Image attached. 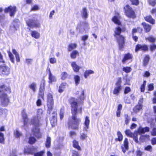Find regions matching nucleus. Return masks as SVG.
Instances as JSON below:
<instances>
[{
    "label": "nucleus",
    "instance_id": "nucleus-1",
    "mask_svg": "<svg viewBox=\"0 0 156 156\" xmlns=\"http://www.w3.org/2000/svg\"><path fill=\"white\" fill-rule=\"evenodd\" d=\"M69 102L71 107L72 116L71 118L69 119L68 125L72 128L78 130L81 120L76 118V114L77 110L79 112L81 113L82 108L81 106L80 107L78 105L77 100L75 98H71L69 100Z\"/></svg>",
    "mask_w": 156,
    "mask_h": 156
},
{
    "label": "nucleus",
    "instance_id": "nucleus-2",
    "mask_svg": "<svg viewBox=\"0 0 156 156\" xmlns=\"http://www.w3.org/2000/svg\"><path fill=\"white\" fill-rule=\"evenodd\" d=\"M42 113L41 111H40V110L38 111L37 116L33 117L31 120V123L34 126L32 130V133L38 138H40L41 137V134L40 132L38 127L40 124V119L41 117V115Z\"/></svg>",
    "mask_w": 156,
    "mask_h": 156
},
{
    "label": "nucleus",
    "instance_id": "nucleus-3",
    "mask_svg": "<svg viewBox=\"0 0 156 156\" xmlns=\"http://www.w3.org/2000/svg\"><path fill=\"white\" fill-rule=\"evenodd\" d=\"M121 31L122 29L119 27H116L114 31V36L117 38L119 49L121 50H123L125 42L124 37L120 35Z\"/></svg>",
    "mask_w": 156,
    "mask_h": 156
},
{
    "label": "nucleus",
    "instance_id": "nucleus-4",
    "mask_svg": "<svg viewBox=\"0 0 156 156\" xmlns=\"http://www.w3.org/2000/svg\"><path fill=\"white\" fill-rule=\"evenodd\" d=\"M89 118L88 116H86L85 119L84 126L83 128V130L81 131L80 132V138L82 140L87 139L88 137L87 131V129L89 128Z\"/></svg>",
    "mask_w": 156,
    "mask_h": 156
},
{
    "label": "nucleus",
    "instance_id": "nucleus-5",
    "mask_svg": "<svg viewBox=\"0 0 156 156\" xmlns=\"http://www.w3.org/2000/svg\"><path fill=\"white\" fill-rule=\"evenodd\" d=\"M6 91L5 89L3 90V91L0 94V101L1 104L4 106H7L9 102V100L8 96L5 93Z\"/></svg>",
    "mask_w": 156,
    "mask_h": 156
},
{
    "label": "nucleus",
    "instance_id": "nucleus-6",
    "mask_svg": "<svg viewBox=\"0 0 156 156\" xmlns=\"http://www.w3.org/2000/svg\"><path fill=\"white\" fill-rule=\"evenodd\" d=\"M122 82L121 78L120 77L118 78L113 90V93L114 94L118 95L120 93L122 89V87L121 86Z\"/></svg>",
    "mask_w": 156,
    "mask_h": 156
},
{
    "label": "nucleus",
    "instance_id": "nucleus-7",
    "mask_svg": "<svg viewBox=\"0 0 156 156\" xmlns=\"http://www.w3.org/2000/svg\"><path fill=\"white\" fill-rule=\"evenodd\" d=\"M47 100L48 113L50 114L53 109L54 105V101L52 94L49 93L48 94Z\"/></svg>",
    "mask_w": 156,
    "mask_h": 156
},
{
    "label": "nucleus",
    "instance_id": "nucleus-8",
    "mask_svg": "<svg viewBox=\"0 0 156 156\" xmlns=\"http://www.w3.org/2000/svg\"><path fill=\"white\" fill-rule=\"evenodd\" d=\"M26 21L28 26L30 27H39L40 25V23L36 22L35 19H28L26 20Z\"/></svg>",
    "mask_w": 156,
    "mask_h": 156
},
{
    "label": "nucleus",
    "instance_id": "nucleus-9",
    "mask_svg": "<svg viewBox=\"0 0 156 156\" xmlns=\"http://www.w3.org/2000/svg\"><path fill=\"white\" fill-rule=\"evenodd\" d=\"M125 12L127 16L133 18L135 17V12L129 5H127L124 7Z\"/></svg>",
    "mask_w": 156,
    "mask_h": 156
},
{
    "label": "nucleus",
    "instance_id": "nucleus-10",
    "mask_svg": "<svg viewBox=\"0 0 156 156\" xmlns=\"http://www.w3.org/2000/svg\"><path fill=\"white\" fill-rule=\"evenodd\" d=\"M10 73V69L6 65L3 64L0 66V75H8Z\"/></svg>",
    "mask_w": 156,
    "mask_h": 156
},
{
    "label": "nucleus",
    "instance_id": "nucleus-11",
    "mask_svg": "<svg viewBox=\"0 0 156 156\" xmlns=\"http://www.w3.org/2000/svg\"><path fill=\"white\" fill-rule=\"evenodd\" d=\"M16 11V6H10L8 7L5 8L4 12L5 13L9 12V15L11 16H13Z\"/></svg>",
    "mask_w": 156,
    "mask_h": 156
},
{
    "label": "nucleus",
    "instance_id": "nucleus-12",
    "mask_svg": "<svg viewBox=\"0 0 156 156\" xmlns=\"http://www.w3.org/2000/svg\"><path fill=\"white\" fill-rule=\"evenodd\" d=\"M37 151V148L32 146L29 147H26L24 148V152L27 154H33Z\"/></svg>",
    "mask_w": 156,
    "mask_h": 156
},
{
    "label": "nucleus",
    "instance_id": "nucleus-13",
    "mask_svg": "<svg viewBox=\"0 0 156 156\" xmlns=\"http://www.w3.org/2000/svg\"><path fill=\"white\" fill-rule=\"evenodd\" d=\"M44 83L45 81L44 80H43V82L41 84L39 93V98H42L43 99L44 90Z\"/></svg>",
    "mask_w": 156,
    "mask_h": 156
},
{
    "label": "nucleus",
    "instance_id": "nucleus-14",
    "mask_svg": "<svg viewBox=\"0 0 156 156\" xmlns=\"http://www.w3.org/2000/svg\"><path fill=\"white\" fill-rule=\"evenodd\" d=\"M57 113L55 111L53 112L52 117L50 119L51 124L52 126H54L57 122Z\"/></svg>",
    "mask_w": 156,
    "mask_h": 156
},
{
    "label": "nucleus",
    "instance_id": "nucleus-15",
    "mask_svg": "<svg viewBox=\"0 0 156 156\" xmlns=\"http://www.w3.org/2000/svg\"><path fill=\"white\" fill-rule=\"evenodd\" d=\"M81 15L83 19L86 20L88 17L87 10L86 8H83L80 11Z\"/></svg>",
    "mask_w": 156,
    "mask_h": 156
},
{
    "label": "nucleus",
    "instance_id": "nucleus-16",
    "mask_svg": "<svg viewBox=\"0 0 156 156\" xmlns=\"http://www.w3.org/2000/svg\"><path fill=\"white\" fill-rule=\"evenodd\" d=\"M148 47L146 45L137 44L136 47L135 51H136L139 50L146 51L147 50Z\"/></svg>",
    "mask_w": 156,
    "mask_h": 156
},
{
    "label": "nucleus",
    "instance_id": "nucleus-17",
    "mask_svg": "<svg viewBox=\"0 0 156 156\" xmlns=\"http://www.w3.org/2000/svg\"><path fill=\"white\" fill-rule=\"evenodd\" d=\"M22 115L23 117V120L24 124L23 126L24 127H25L27 126L28 120L27 118V115L25 111H23L22 113Z\"/></svg>",
    "mask_w": 156,
    "mask_h": 156
},
{
    "label": "nucleus",
    "instance_id": "nucleus-18",
    "mask_svg": "<svg viewBox=\"0 0 156 156\" xmlns=\"http://www.w3.org/2000/svg\"><path fill=\"white\" fill-rule=\"evenodd\" d=\"M128 141L127 138L125 139L124 141V147L122 146V148L123 153H125L128 149Z\"/></svg>",
    "mask_w": 156,
    "mask_h": 156
},
{
    "label": "nucleus",
    "instance_id": "nucleus-19",
    "mask_svg": "<svg viewBox=\"0 0 156 156\" xmlns=\"http://www.w3.org/2000/svg\"><path fill=\"white\" fill-rule=\"evenodd\" d=\"M28 87L34 93L36 91L37 89V85L36 83L33 82L30 83L28 86Z\"/></svg>",
    "mask_w": 156,
    "mask_h": 156
},
{
    "label": "nucleus",
    "instance_id": "nucleus-20",
    "mask_svg": "<svg viewBox=\"0 0 156 156\" xmlns=\"http://www.w3.org/2000/svg\"><path fill=\"white\" fill-rule=\"evenodd\" d=\"M149 131V128L148 127L143 128L142 127H140L138 130V133L140 134L141 133L144 134L146 132Z\"/></svg>",
    "mask_w": 156,
    "mask_h": 156
},
{
    "label": "nucleus",
    "instance_id": "nucleus-21",
    "mask_svg": "<svg viewBox=\"0 0 156 156\" xmlns=\"http://www.w3.org/2000/svg\"><path fill=\"white\" fill-rule=\"evenodd\" d=\"M30 34L32 37L35 39H38L40 37V33L36 31H31Z\"/></svg>",
    "mask_w": 156,
    "mask_h": 156
},
{
    "label": "nucleus",
    "instance_id": "nucleus-22",
    "mask_svg": "<svg viewBox=\"0 0 156 156\" xmlns=\"http://www.w3.org/2000/svg\"><path fill=\"white\" fill-rule=\"evenodd\" d=\"M132 57L133 56L131 54L129 53L126 54L124 55V58L122 60V62L123 63H124L126 60L132 59Z\"/></svg>",
    "mask_w": 156,
    "mask_h": 156
},
{
    "label": "nucleus",
    "instance_id": "nucleus-23",
    "mask_svg": "<svg viewBox=\"0 0 156 156\" xmlns=\"http://www.w3.org/2000/svg\"><path fill=\"white\" fill-rule=\"evenodd\" d=\"M48 83H52L53 82H55L56 81V78L52 73L48 74Z\"/></svg>",
    "mask_w": 156,
    "mask_h": 156
},
{
    "label": "nucleus",
    "instance_id": "nucleus-24",
    "mask_svg": "<svg viewBox=\"0 0 156 156\" xmlns=\"http://www.w3.org/2000/svg\"><path fill=\"white\" fill-rule=\"evenodd\" d=\"M51 137L49 136L48 135H47L45 143V147L47 148H49L51 146Z\"/></svg>",
    "mask_w": 156,
    "mask_h": 156
},
{
    "label": "nucleus",
    "instance_id": "nucleus-25",
    "mask_svg": "<svg viewBox=\"0 0 156 156\" xmlns=\"http://www.w3.org/2000/svg\"><path fill=\"white\" fill-rule=\"evenodd\" d=\"M71 66L75 72H77L80 67L77 65L75 62H73L71 64Z\"/></svg>",
    "mask_w": 156,
    "mask_h": 156
},
{
    "label": "nucleus",
    "instance_id": "nucleus-26",
    "mask_svg": "<svg viewBox=\"0 0 156 156\" xmlns=\"http://www.w3.org/2000/svg\"><path fill=\"white\" fill-rule=\"evenodd\" d=\"M145 20L152 24H154L155 23V20L153 19L151 16L150 15L147 16L145 17Z\"/></svg>",
    "mask_w": 156,
    "mask_h": 156
},
{
    "label": "nucleus",
    "instance_id": "nucleus-27",
    "mask_svg": "<svg viewBox=\"0 0 156 156\" xmlns=\"http://www.w3.org/2000/svg\"><path fill=\"white\" fill-rule=\"evenodd\" d=\"M142 25L143 26L144 29L146 32H147L149 31L151 29V27L148 24H146L145 23H142Z\"/></svg>",
    "mask_w": 156,
    "mask_h": 156
},
{
    "label": "nucleus",
    "instance_id": "nucleus-28",
    "mask_svg": "<svg viewBox=\"0 0 156 156\" xmlns=\"http://www.w3.org/2000/svg\"><path fill=\"white\" fill-rule=\"evenodd\" d=\"M80 28H83L85 30L88 29L89 25L88 23L85 21L82 22Z\"/></svg>",
    "mask_w": 156,
    "mask_h": 156
},
{
    "label": "nucleus",
    "instance_id": "nucleus-29",
    "mask_svg": "<svg viewBox=\"0 0 156 156\" xmlns=\"http://www.w3.org/2000/svg\"><path fill=\"white\" fill-rule=\"evenodd\" d=\"M77 46V44L76 43L70 44L68 46V50L69 51H71L73 49L76 48Z\"/></svg>",
    "mask_w": 156,
    "mask_h": 156
},
{
    "label": "nucleus",
    "instance_id": "nucleus-30",
    "mask_svg": "<svg viewBox=\"0 0 156 156\" xmlns=\"http://www.w3.org/2000/svg\"><path fill=\"white\" fill-rule=\"evenodd\" d=\"M5 89L6 91L9 92L10 93L11 92V89L10 88L8 87H5L4 85H2L0 86V94L3 91V90Z\"/></svg>",
    "mask_w": 156,
    "mask_h": 156
},
{
    "label": "nucleus",
    "instance_id": "nucleus-31",
    "mask_svg": "<svg viewBox=\"0 0 156 156\" xmlns=\"http://www.w3.org/2000/svg\"><path fill=\"white\" fill-rule=\"evenodd\" d=\"M145 39L146 40H148L150 42L154 43L156 40V37L150 36L148 37H145Z\"/></svg>",
    "mask_w": 156,
    "mask_h": 156
},
{
    "label": "nucleus",
    "instance_id": "nucleus-32",
    "mask_svg": "<svg viewBox=\"0 0 156 156\" xmlns=\"http://www.w3.org/2000/svg\"><path fill=\"white\" fill-rule=\"evenodd\" d=\"M66 83H62L60 86L59 87L58 91L60 93L62 92L63 91L66 86Z\"/></svg>",
    "mask_w": 156,
    "mask_h": 156
},
{
    "label": "nucleus",
    "instance_id": "nucleus-33",
    "mask_svg": "<svg viewBox=\"0 0 156 156\" xmlns=\"http://www.w3.org/2000/svg\"><path fill=\"white\" fill-rule=\"evenodd\" d=\"M73 146L74 147L76 148L78 150L81 149L79 145L78 142L76 140H74L73 141Z\"/></svg>",
    "mask_w": 156,
    "mask_h": 156
},
{
    "label": "nucleus",
    "instance_id": "nucleus-34",
    "mask_svg": "<svg viewBox=\"0 0 156 156\" xmlns=\"http://www.w3.org/2000/svg\"><path fill=\"white\" fill-rule=\"evenodd\" d=\"M14 134L15 136L17 138H19L22 136L21 132L19 131L17 129L14 131Z\"/></svg>",
    "mask_w": 156,
    "mask_h": 156
},
{
    "label": "nucleus",
    "instance_id": "nucleus-35",
    "mask_svg": "<svg viewBox=\"0 0 156 156\" xmlns=\"http://www.w3.org/2000/svg\"><path fill=\"white\" fill-rule=\"evenodd\" d=\"M112 21L118 25H120L121 22L118 17L116 16H114L112 18Z\"/></svg>",
    "mask_w": 156,
    "mask_h": 156
},
{
    "label": "nucleus",
    "instance_id": "nucleus-36",
    "mask_svg": "<svg viewBox=\"0 0 156 156\" xmlns=\"http://www.w3.org/2000/svg\"><path fill=\"white\" fill-rule=\"evenodd\" d=\"M94 71L91 70H87L85 72L84 76L85 78H86L90 75L94 74Z\"/></svg>",
    "mask_w": 156,
    "mask_h": 156
},
{
    "label": "nucleus",
    "instance_id": "nucleus-37",
    "mask_svg": "<svg viewBox=\"0 0 156 156\" xmlns=\"http://www.w3.org/2000/svg\"><path fill=\"white\" fill-rule=\"evenodd\" d=\"M36 141V140L35 138L30 135L29 138L28 143L30 144H33Z\"/></svg>",
    "mask_w": 156,
    "mask_h": 156
},
{
    "label": "nucleus",
    "instance_id": "nucleus-38",
    "mask_svg": "<svg viewBox=\"0 0 156 156\" xmlns=\"http://www.w3.org/2000/svg\"><path fill=\"white\" fill-rule=\"evenodd\" d=\"M7 53L11 61L13 63H14V56L10 51H8Z\"/></svg>",
    "mask_w": 156,
    "mask_h": 156
},
{
    "label": "nucleus",
    "instance_id": "nucleus-39",
    "mask_svg": "<svg viewBox=\"0 0 156 156\" xmlns=\"http://www.w3.org/2000/svg\"><path fill=\"white\" fill-rule=\"evenodd\" d=\"M77 55H79L78 52L77 50H74L71 53L70 57L71 58L75 59Z\"/></svg>",
    "mask_w": 156,
    "mask_h": 156
},
{
    "label": "nucleus",
    "instance_id": "nucleus-40",
    "mask_svg": "<svg viewBox=\"0 0 156 156\" xmlns=\"http://www.w3.org/2000/svg\"><path fill=\"white\" fill-rule=\"evenodd\" d=\"M117 135L118 138L115 139V141H117L118 140L119 141H121L123 139V136L122 134L120 131H118L117 132Z\"/></svg>",
    "mask_w": 156,
    "mask_h": 156
},
{
    "label": "nucleus",
    "instance_id": "nucleus-41",
    "mask_svg": "<svg viewBox=\"0 0 156 156\" xmlns=\"http://www.w3.org/2000/svg\"><path fill=\"white\" fill-rule=\"evenodd\" d=\"M142 106L143 105L138 104V105H136L134 108L133 110L134 111L136 112H137L142 108Z\"/></svg>",
    "mask_w": 156,
    "mask_h": 156
},
{
    "label": "nucleus",
    "instance_id": "nucleus-42",
    "mask_svg": "<svg viewBox=\"0 0 156 156\" xmlns=\"http://www.w3.org/2000/svg\"><path fill=\"white\" fill-rule=\"evenodd\" d=\"M149 59L150 57L149 55H146L145 57L144 58L143 61V63L144 66H145L147 65Z\"/></svg>",
    "mask_w": 156,
    "mask_h": 156
},
{
    "label": "nucleus",
    "instance_id": "nucleus-43",
    "mask_svg": "<svg viewBox=\"0 0 156 156\" xmlns=\"http://www.w3.org/2000/svg\"><path fill=\"white\" fill-rule=\"evenodd\" d=\"M125 119V123L126 125H128L130 120V117L129 116L128 114H125L124 115Z\"/></svg>",
    "mask_w": 156,
    "mask_h": 156
},
{
    "label": "nucleus",
    "instance_id": "nucleus-44",
    "mask_svg": "<svg viewBox=\"0 0 156 156\" xmlns=\"http://www.w3.org/2000/svg\"><path fill=\"white\" fill-rule=\"evenodd\" d=\"M64 108H62L60 111V118L61 120H62L64 117Z\"/></svg>",
    "mask_w": 156,
    "mask_h": 156
},
{
    "label": "nucleus",
    "instance_id": "nucleus-45",
    "mask_svg": "<svg viewBox=\"0 0 156 156\" xmlns=\"http://www.w3.org/2000/svg\"><path fill=\"white\" fill-rule=\"evenodd\" d=\"M125 133L126 135L131 137L133 136V135L134 134L129 129L126 130L125 131Z\"/></svg>",
    "mask_w": 156,
    "mask_h": 156
},
{
    "label": "nucleus",
    "instance_id": "nucleus-46",
    "mask_svg": "<svg viewBox=\"0 0 156 156\" xmlns=\"http://www.w3.org/2000/svg\"><path fill=\"white\" fill-rule=\"evenodd\" d=\"M74 79L76 85H78L79 83L80 80V77L78 75H76L75 76Z\"/></svg>",
    "mask_w": 156,
    "mask_h": 156
},
{
    "label": "nucleus",
    "instance_id": "nucleus-47",
    "mask_svg": "<svg viewBox=\"0 0 156 156\" xmlns=\"http://www.w3.org/2000/svg\"><path fill=\"white\" fill-rule=\"evenodd\" d=\"M126 73L130 72L131 71V69L130 67H124L122 69Z\"/></svg>",
    "mask_w": 156,
    "mask_h": 156
},
{
    "label": "nucleus",
    "instance_id": "nucleus-48",
    "mask_svg": "<svg viewBox=\"0 0 156 156\" xmlns=\"http://www.w3.org/2000/svg\"><path fill=\"white\" fill-rule=\"evenodd\" d=\"M19 21L18 20H14L13 21L12 24L14 28L16 30V27H18L19 24Z\"/></svg>",
    "mask_w": 156,
    "mask_h": 156
},
{
    "label": "nucleus",
    "instance_id": "nucleus-49",
    "mask_svg": "<svg viewBox=\"0 0 156 156\" xmlns=\"http://www.w3.org/2000/svg\"><path fill=\"white\" fill-rule=\"evenodd\" d=\"M4 134L0 131V143H4Z\"/></svg>",
    "mask_w": 156,
    "mask_h": 156
},
{
    "label": "nucleus",
    "instance_id": "nucleus-50",
    "mask_svg": "<svg viewBox=\"0 0 156 156\" xmlns=\"http://www.w3.org/2000/svg\"><path fill=\"white\" fill-rule=\"evenodd\" d=\"M44 151H42L40 152L35 153L34 154V156H43L44 154Z\"/></svg>",
    "mask_w": 156,
    "mask_h": 156
},
{
    "label": "nucleus",
    "instance_id": "nucleus-51",
    "mask_svg": "<svg viewBox=\"0 0 156 156\" xmlns=\"http://www.w3.org/2000/svg\"><path fill=\"white\" fill-rule=\"evenodd\" d=\"M137 30L139 31H142V29L139 27L137 28V29H136V28L133 29L132 31V35H134V34L136 33L137 32Z\"/></svg>",
    "mask_w": 156,
    "mask_h": 156
},
{
    "label": "nucleus",
    "instance_id": "nucleus-52",
    "mask_svg": "<svg viewBox=\"0 0 156 156\" xmlns=\"http://www.w3.org/2000/svg\"><path fill=\"white\" fill-rule=\"evenodd\" d=\"M138 133H135L133 135V136L132 137L133 138L134 140L136 143H138V137H137Z\"/></svg>",
    "mask_w": 156,
    "mask_h": 156
},
{
    "label": "nucleus",
    "instance_id": "nucleus-53",
    "mask_svg": "<svg viewBox=\"0 0 156 156\" xmlns=\"http://www.w3.org/2000/svg\"><path fill=\"white\" fill-rule=\"evenodd\" d=\"M132 4L137 5L139 4V1L138 0H130Z\"/></svg>",
    "mask_w": 156,
    "mask_h": 156
},
{
    "label": "nucleus",
    "instance_id": "nucleus-54",
    "mask_svg": "<svg viewBox=\"0 0 156 156\" xmlns=\"http://www.w3.org/2000/svg\"><path fill=\"white\" fill-rule=\"evenodd\" d=\"M149 4L152 6H154L156 4V0H149Z\"/></svg>",
    "mask_w": 156,
    "mask_h": 156
},
{
    "label": "nucleus",
    "instance_id": "nucleus-55",
    "mask_svg": "<svg viewBox=\"0 0 156 156\" xmlns=\"http://www.w3.org/2000/svg\"><path fill=\"white\" fill-rule=\"evenodd\" d=\"M62 77L61 78L62 80H65L68 76V74L67 73L65 72H63L62 74Z\"/></svg>",
    "mask_w": 156,
    "mask_h": 156
},
{
    "label": "nucleus",
    "instance_id": "nucleus-56",
    "mask_svg": "<svg viewBox=\"0 0 156 156\" xmlns=\"http://www.w3.org/2000/svg\"><path fill=\"white\" fill-rule=\"evenodd\" d=\"M26 62L27 65H31L33 62V59L29 58L26 59Z\"/></svg>",
    "mask_w": 156,
    "mask_h": 156
},
{
    "label": "nucleus",
    "instance_id": "nucleus-57",
    "mask_svg": "<svg viewBox=\"0 0 156 156\" xmlns=\"http://www.w3.org/2000/svg\"><path fill=\"white\" fill-rule=\"evenodd\" d=\"M88 38V36L87 35H85L83 36L82 37V40L84 41V45H85V41Z\"/></svg>",
    "mask_w": 156,
    "mask_h": 156
},
{
    "label": "nucleus",
    "instance_id": "nucleus-58",
    "mask_svg": "<svg viewBox=\"0 0 156 156\" xmlns=\"http://www.w3.org/2000/svg\"><path fill=\"white\" fill-rule=\"evenodd\" d=\"M150 48L151 50L153 51L156 49V45L154 44H153L150 46Z\"/></svg>",
    "mask_w": 156,
    "mask_h": 156
},
{
    "label": "nucleus",
    "instance_id": "nucleus-59",
    "mask_svg": "<svg viewBox=\"0 0 156 156\" xmlns=\"http://www.w3.org/2000/svg\"><path fill=\"white\" fill-rule=\"evenodd\" d=\"M131 90V89L129 87H126L124 90V94H127Z\"/></svg>",
    "mask_w": 156,
    "mask_h": 156
},
{
    "label": "nucleus",
    "instance_id": "nucleus-60",
    "mask_svg": "<svg viewBox=\"0 0 156 156\" xmlns=\"http://www.w3.org/2000/svg\"><path fill=\"white\" fill-rule=\"evenodd\" d=\"M50 62L51 64H54L56 63V60L54 58H50Z\"/></svg>",
    "mask_w": 156,
    "mask_h": 156
},
{
    "label": "nucleus",
    "instance_id": "nucleus-61",
    "mask_svg": "<svg viewBox=\"0 0 156 156\" xmlns=\"http://www.w3.org/2000/svg\"><path fill=\"white\" fill-rule=\"evenodd\" d=\"M84 90H82L81 92V95L80 97V99L81 101H82L84 99Z\"/></svg>",
    "mask_w": 156,
    "mask_h": 156
},
{
    "label": "nucleus",
    "instance_id": "nucleus-62",
    "mask_svg": "<svg viewBox=\"0 0 156 156\" xmlns=\"http://www.w3.org/2000/svg\"><path fill=\"white\" fill-rule=\"evenodd\" d=\"M143 152L140 149H138L136 151V154L137 156H141Z\"/></svg>",
    "mask_w": 156,
    "mask_h": 156
},
{
    "label": "nucleus",
    "instance_id": "nucleus-63",
    "mask_svg": "<svg viewBox=\"0 0 156 156\" xmlns=\"http://www.w3.org/2000/svg\"><path fill=\"white\" fill-rule=\"evenodd\" d=\"M148 90L149 91H151L154 89V84L152 83L149 85L148 86Z\"/></svg>",
    "mask_w": 156,
    "mask_h": 156
},
{
    "label": "nucleus",
    "instance_id": "nucleus-64",
    "mask_svg": "<svg viewBox=\"0 0 156 156\" xmlns=\"http://www.w3.org/2000/svg\"><path fill=\"white\" fill-rule=\"evenodd\" d=\"M145 150L151 151H152V147L151 145H148L145 148Z\"/></svg>",
    "mask_w": 156,
    "mask_h": 156
}]
</instances>
